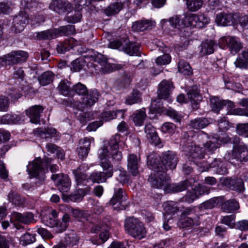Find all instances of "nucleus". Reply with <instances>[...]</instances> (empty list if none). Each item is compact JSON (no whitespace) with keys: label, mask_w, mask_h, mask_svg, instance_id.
<instances>
[{"label":"nucleus","mask_w":248,"mask_h":248,"mask_svg":"<svg viewBox=\"0 0 248 248\" xmlns=\"http://www.w3.org/2000/svg\"><path fill=\"white\" fill-rule=\"evenodd\" d=\"M148 166L150 169L154 171L148 178V181L151 186L155 188L164 187V189L170 182L169 177L167 175L166 172L161 171V170L157 171V169L154 168V166L149 163Z\"/></svg>","instance_id":"obj_7"},{"label":"nucleus","mask_w":248,"mask_h":248,"mask_svg":"<svg viewBox=\"0 0 248 248\" xmlns=\"http://www.w3.org/2000/svg\"><path fill=\"white\" fill-rule=\"evenodd\" d=\"M71 83L67 80H62L60 82L58 89L61 94L65 96L72 97V87H71Z\"/></svg>","instance_id":"obj_31"},{"label":"nucleus","mask_w":248,"mask_h":248,"mask_svg":"<svg viewBox=\"0 0 248 248\" xmlns=\"http://www.w3.org/2000/svg\"><path fill=\"white\" fill-rule=\"evenodd\" d=\"M174 87L172 83L169 80H163L158 85L157 95L160 99H166L169 98Z\"/></svg>","instance_id":"obj_20"},{"label":"nucleus","mask_w":248,"mask_h":248,"mask_svg":"<svg viewBox=\"0 0 248 248\" xmlns=\"http://www.w3.org/2000/svg\"><path fill=\"white\" fill-rule=\"evenodd\" d=\"M109 237V234L107 231H103L99 236V239H90V241L94 245H99L106 242Z\"/></svg>","instance_id":"obj_58"},{"label":"nucleus","mask_w":248,"mask_h":248,"mask_svg":"<svg viewBox=\"0 0 248 248\" xmlns=\"http://www.w3.org/2000/svg\"><path fill=\"white\" fill-rule=\"evenodd\" d=\"M235 218V216L233 214L226 216L222 217L221 222L230 228H234L235 225V224L233 223Z\"/></svg>","instance_id":"obj_61"},{"label":"nucleus","mask_w":248,"mask_h":248,"mask_svg":"<svg viewBox=\"0 0 248 248\" xmlns=\"http://www.w3.org/2000/svg\"><path fill=\"white\" fill-rule=\"evenodd\" d=\"M210 106L212 111L218 113L223 107L224 100H222L216 96L211 97L210 98Z\"/></svg>","instance_id":"obj_47"},{"label":"nucleus","mask_w":248,"mask_h":248,"mask_svg":"<svg viewBox=\"0 0 248 248\" xmlns=\"http://www.w3.org/2000/svg\"><path fill=\"white\" fill-rule=\"evenodd\" d=\"M28 57V54L26 51H12L0 58V67L23 62L26 61Z\"/></svg>","instance_id":"obj_8"},{"label":"nucleus","mask_w":248,"mask_h":248,"mask_svg":"<svg viewBox=\"0 0 248 248\" xmlns=\"http://www.w3.org/2000/svg\"><path fill=\"white\" fill-rule=\"evenodd\" d=\"M209 18L204 15L197 16L189 13L187 14L183 19V25L186 27L202 28L209 23Z\"/></svg>","instance_id":"obj_11"},{"label":"nucleus","mask_w":248,"mask_h":248,"mask_svg":"<svg viewBox=\"0 0 248 248\" xmlns=\"http://www.w3.org/2000/svg\"><path fill=\"white\" fill-rule=\"evenodd\" d=\"M222 184L229 189L237 191H243L244 189L243 181L240 178H227L222 181Z\"/></svg>","instance_id":"obj_24"},{"label":"nucleus","mask_w":248,"mask_h":248,"mask_svg":"<svg viewBox=\"0 0 248 248\" xmlns=\"http://www.w3.org/2000/svg\"><path fill=\"white\" fill-rule=\"evenodd\" d=\"M12 219L18 223L29 224L34 220V215L31 212H26L23 214L18 212H13L12 214Z\"/></svg>","instance_id":"obj_26"},{"label":"nucleus","mask_w":248,"mask_h":248,"mask_svg":"<svg viewBox=\"0 0 248 248\" xmlns=\"http://www.w3.org/2000/svg\"><path fill=\"white\" fill-rule=\"evenodd\" d=\"M79 240V238L78 235L72 231L69 233H65L63 242L67 247H73L78 244Z\"/></svg>","instance_id":"obj_40"},{"label":"nucleus","mask_w":248,"mask_h":248,"mask_svg":"<svg viewBox=\"0 0 248 248\" xmlns=\"http://www.w3.org/2000/svg\"><path fill=\"white\" fill-rule=\"evenodd\" d=\"M194 181L191 179H186L177 183L170 184L168 183L164 191L166 193H178L186 190L187 187L192 186V183Z\"/></svg>","instance_id":"obj_18"},{"label":"nucleus","mask_w":248,"mask_h":248,"mask_svg":"<svg viewBox=\"0 0 248 248\" xmlns=\"http://www.w3.org/2000/svg\"><path fill=\"white\" fill-rule=\"evenodd\" d=\"M146 117L144 109L137 110L133 114V121L137 126H140L143 123Z\"/></svg>","instance_id":"obj_50"},{"label":"nucleus","mask_w":248,"mask_h":248,"mask_svg":"<svg viewBox=\"0 0 248 248\" xmlns=\"http://www.w3.org/2000/svg\"><path fill=\"white\" fill-rule=\"evenodd\" d=\"M219 202L218 197H214L203 202L199 205L200 210L211 209L214 208Z\"/></svg>","instance_id":"obj_48"},{"label":"nucleus","mask_w":248,"mask_h":248,"mask_svg":"<svg viewBox=\"0 0 248 248\" xmlns=\"http://www.w3.org/2000/svg\"><path fill=\"white\" fill-rule=\"evenodd\" d=\"M164 210L168 214H174L179 210L178 203L173 201H168L163 204Z\"/></svg>","instance_id":"obj_49"},{"label":"nucleus","mask_w":248,"mask_h":248,"mask_svg":"<svg viewBox=\"0 0 248 248\" xmlns=\"http://www.w3.org/2000/svg\"><path fill=\"white\" fill-rule=\"evenodd\" d=\"M43 107L41 105H34L26 110V114L30 118L32 123L37 124L40 122V114L43 112Z\"/></svg>","instance_id":"obj_22"},{"label":"nucleus","mask_w":248,"mask_h":248,"mask_svg":"<svg viewBox=\"0 0 248 248\" xmlns=\"http://www.w3.org/2000/svg\"><path fill=\"white\" fill-rule=\"evenodd\" d=\"M116 178L117 181L120 183H128V178L126 172L122 168H120L118 170H115Z\"/></svg>","instance_id":"obj_54"},{"label":"nucleus","mask_w":248,"mask_h":248,"mask_svg":"<svg viewBox=\"0 0 248 248\" xmlns=\"http://www.w3.org/2000/svg\"><path fill=\"white\" fill-rule=\"evenodd\" d=\"M78 186H85L88 182L86 174L73 173Z\"/></svg>","instance_id":"obj_60"},{"label":"nucleus","mask_w":248,"mask_h":248,"mask_svg":"<svg viewBox=\"0 0 248 248\" xmlns=\"http://www.w3.org/2000/svg\"><path fill=\"white\" fill-rule=\"evenodd\" d=\"M184 154L192 159H202L204 157V151L200 146L194 143L187 142L182 146Z\"/></svg>","instance_id":"obj_12"},{"label":"nucleus","mask_w":248,"mask_h":248,"mask_svg":"<svg viewBox=\"0 0 248 248\" xmlns=\"http://www.w3.org/2000/svg\"><path fill=\"white\" fill-rule=\"evenodd\" d=\"M127 167L130 173L133 176L139 174V159L136 155L130 154L127 158Z\"/></svg>","instance_id":"obj_30"},{"label":"nucleus","mask_w":248,"mask_h":248,"mask_svg":"<svg viewBox=\"0 0 248 248\" xmlns=\"http://www.w3.org/2000/svg\"><path fill=\"white\" fill-rule=\"evenodd\" d=\"M54 78L53 74L50 71H46L43 73L38 78L39 83L42 86H46L50 84Z\"/></svg>","instance_id":"obj_51"},{"label":"nucleus","mask_w":248,"mask_h":248,"mask_svg":"<svg viewBox=\"0 0 248 248\" xmlns=\"http://www.w3.org/2000/svg\"><path fill=\"white\" fill-rule=\"evenodd\" d=\"M224 158L230 162L233 159H236L240 161H248V147L243 143L234 145L232 152H228L226 154Z\"/></svg>","instance_id":"obj_10"},{"label":"nucleus","mask_w":248,"mask_h":248,"mask_svg":"<svg viewBox=\"0 0 248 248\" xmlns=\"http://www.w3.org/2000/svg\"><path fill=\"white\" fill-rule=\"evenodd\" d=\"M108 152L107 148H103L98 151L100 165L103 168L104 171H96L91 174L90 179L93 183L104 182L108 178L112 176V165L110 161L107 159Z\"/></svg>","instance_id":"obj_2"},{"label":"nucleus","mask_w":248,"mask_h":248,"mask_svg":"<svg viewBox=\"0 0 248 248\" xmlns=\"http://www.w3.org/2000/svg\"><path fill=\"white\" fill-rule=\"evenodd\" d=\"M29 15L25 11H20L13 18L12 30L16 32L22 31L28 24Z\"/></svg>","instance_id":"obj_15"},{"label":"nucleus","mask_w":248,"mask_h":248,"mask_svg":"<svg viewBox=\"0 0 248 248\" xmlns=\"http://www.w3.org/2000/svg\"><path fill=\"white\" fill-rule=\"evenodd\" d=\"M215 47H216V46L213 41L206 40L202 43L200 52L203 55L211 54L214 52Z\"/></svg>","instance_id":"obj_36"},{"label":"nucleus","mask_w":248,"mask_h":248,"mask_svg":"<svg viewBox=\"0 0 248 248\" xmlns=\"http://www.w3.org/2000/svg\"><path fill=\"white\" fill-rule=\"evenodd\" d=\"M239 104L245 108H236L232 110L230 114L246 116L248 117V98H245L240 100Z\"/></svg>","instance_id":"obj_32"},{"label":"nucleus","mask_w":248,"mask_h":248,"mask_svg":"<svg viewBox=\"0 0 248 248\" xmlns=\"http://www.w3.org/2000/svg\"><path fill=\"white\" fill-rule=\"evenodd\" d=\"M200 223L199 219L182 216L179 222V225L182 228L191 227L193 225L198 226Z\"/></svg>","instance_id":"obj_42"},{"label":"nucleus","mask_w":248,"mask_h":248,"mask_svg":"<svg viewBox=\"0 0 248 248\" xmlns=\"http://www.w3.org/2000/svg\"><path fill=\"white\" fill-rule=\"evenodd\" d=\"M161 162L157 163L155 160L151 159L148 163L154 166V168L157 169V170L165 172L169 170H173L176 168L177 164L178 158L176 154L171 151H168L162 153L160 158Z\"/></svg>","instance_id":"obj_5"},{"label":"nucleus","mask_w":248,"mask_h":248,"mask_svg":"<svg viewBox=\"0 0 248 248\" xmlns=\"http://www.w3.org/2000/svg\"><path fill=\"white\" fill-rule=\"evenodd\" d=\"M181 216L200 219V215L195 207H188L185 208L183 210Z\"/></svg>","instance_id":"obj_53"},{"label":"nucleus","mask_w":248,"mask_h":248,"mask_svg":"<svg viewBox=\"0 0 248 248\" xmlns=\"http://www.w3.org/2000/svg\"><path fill=\"white\" fill-rule=\"evenodd\" d=\"M8 199L13 204L17 206L23 205L25 202V199L23 197L13 190L10 191L8 194Z\"/></svg>","instance_id":"obj_35"},{"label":"nucleus","mask_w":248,"mask_h":248,"mask_svg":"<svg viewBox=\"0 0 248 248\" xmlns=\"http://www.w3.org/2000/svg\"><path fill=\"white\" fill-rule=\"evenodd\" d=\"M171 61V57L168 54H165L158 57L155 59V63L158 65H164L169 63Z\"/></svg>","instance_id":"obj_62"},{"label":"nucleus","mask_w":248,"mask_h":248,"mask_svg":"<svg viewBox=\"0 0 248 248\" xmlns=\"http://www.w3.org/2000/svg\"><path fill=\"white\" fill-rule=\"evenodd\" d=\"M92 140V139L87 137L80 140L79 146L77 150L79 158L83 159L87 156L90 150Z\"/></svg>","instance_id":"obj_21"},{"label":"nucleus","mask_w":248,"mask_h":248,"mask_svg":"<svg viewBox=\"0 0 248 248\" xmlns=\"http://www.w3.org/2000/svg\"><path fill=\"white\" fill-rule=\"evenodd\" d=\"M234 64L237 68L248 69V58L242 55L236 59Z\"/></svg>","instance_id":"obj_59"},{"label":"nucleus","mask_w":248,"mask_h":248,"mask_svg":"<svg viewBox=\"0 0 248 248\" xmlns=\"http://www.w3.org/2000/svg\"><path fill=\"white\" fill-rule=\"evenodd\" d=\"M216 22L218 25L222 26H231L235 22V18L232 13L221 12L217 15Z\"/></svg>","instance_id":"obj_23"},{"label":"nucleus","mask_w":248,"mask_h":248,"mask_svg":"<svg viewBox=\"0 0 248 248\" xmlns=\"http://www.w3.org/2000/svg\"><path fill=\"white\" fill-rule=\"evenodd\" d=\"M70 12H71V14H67L68 15L64 17L65 21L73 24L81 21L82 17L81 10L75 8L74 12H72V10Z\"/></svg>","instance_id":"obj_39"},{"label":"nucleus","mask_w":248,"mask_h":248,"mask_svg":"<svg viewBox=\"0 0 248 248\" xmlns=\"http://www.w3.org/2000/svg\"><path fill=\"white\" fill-rule=\"evenodd\" d=\"M35 241V235L29 233H25L20 238V244L23 246L31 244Z\"/></svg>","instance_id":"obj_57"},{"label":"nucleus","mask_w":248,"mask_h":248,"mask_svg":"<svg viewBox=\"0 0 248 248\" xmlns=\"http://www.w3.org/2000/svg\"><path fill=\"white\" fill-rule=\"evenodd\" d=\"M124 227L126 232L134 238L140 240L145 236V227L143 223L137 218H126L125 219Z\"/></svg>","instance_id":"obj_4"},{"label":"nucleus","mask_w":248,"mask_h":248,"mask_svg":"<svg viewBox=\"0 0 248 248\" xmlns=\"http://www.w3.org/2000/svg\"><path fill=\"white\" fill-rule=\"evenodd\" d=\"M51 178L61 192L65 193L69 191L71 181L67 175L63 173L53 174Z\"/></svg>","instance_id":"obj_14"},{"label":"nucleus","mask_w":248,"mask_h":248,"mask_svg":"<svg viewBox=\"0 0 248 248\" xmlns=\"http://www.w3.org/2000/svg\"><path fill=\"white\" fill-rule=\"evenodd\" d=\"M55 37L57 35L68 36L72 35L75 32V26L68 25L66 26H61L58 28L54 29Z\"/></svg>","instance_id":"obj_33"},{"label":"nucleus","mask_w":248,"mask_h":248,"mask_svg":"<svg viewBox=\"0 0 248 248\" xmlns=\"http://www.w3.org/2000/svg\"><path fill=\"white\" fill-rule=\"evenodd\" d=\"M51 158H46L44 161L40 158L34 160L30 163L27 167V171L31 177H34L39 180V184H42L45 181V173L47 171V168L49 166L52 172L58 170L59 167L56 164H51Z\"/></svg>","instance_id":"obj_1"},{"label":"nucleus","mask_w":248,"mask_h":248,"mask_svg":"<svg viewBox=\"0 0 248 248\" xmlns=\"http://www.w3.org/2000/svg\"><path fill=\"white\" fill-rule=\"evenodd\" d=\"M124 192L120 187L114 188V194L109 201L110 204L113 206L114 210H120L125 209L123 202L125 199Z\"/></svg>","instance_id":"obj_17"},{"label":"nucleus","mask_w":248,"mask_h":248,"mask_svg":"<svg viewBox=\"0 0 248 248\" xmlns=\"http://www.w3.org/2000/svg\"><path fill=\"white\" fill-rule=\"evenodd\" d=\"M170 25L173 28L179 29L183 25V20H181L180 17L175 16L170 17L169 20Z\"/></svg>","instance_id":"obj_63"},{"label":"nucleus","mask_w":248,"mask_h":248,"mask_svg":"<svg viewBox=\"0 0 248 248\" xmlns=\"http://www.w3.org/2000/svg\"><path fill=\"white\" fill-rule=\"evenodd\" d=\"M209 124V122L207 119L199 118L191 120L189 125L193 129L198 130L205 127Z\"/></svg>","instance_id":"obj_44"},{"label":"nucleus","mask_w":248,"mask_h":248,"mask_svg":"<svg viewBox=\"0 0 248 248\" xmlns=\"http://www.w3.org/2000/svg\"><path fill=\"white\" fill-rule=\"evenodd\" d=\"M188 98L193 109H197L201 101L199 90L197 86H193L188 90L187 93Z\"/></svg>","instance_id":"obj_27"},{"label":"nucleus","mask_w":248,"mask_h":248,"mask_svg":"<svg viewBox=\"0 0 248 248\" xmlns=\"http://www.w3.org/2000/svg\"><path fill=\"white\" fill-rule=\"evenodd\" d=\"M125 110L124 109L116 111H106L100 114V118L102 122L109 121L120 117L121 119L124 118Z\"/></svg>","instance_id":"obj_29"},{"label":"nucleus","mask_w":248,"mask_h":248,"mask_svg":"<svg viewBox=\"0 0 248 248\" xmlns=\"http://www.w3.org/2000/svg\"><path fill=\"white\" fill-rule=\"evenodd\" d=\"M155 26V22L149 20L137 21L133 23L132 30L136 31H143L145 30H151Z\"/></svg>","instance_id":"obj_28"},{"label":"nucleus","mask_w":248,"mask_h":248,"mask_svg":"<svg viewBox=\"0 0 248 248\" xmlns=\"http://www.w3.org/2000/svg\"><path fill=\"white\" fill-rule=\"evenodd\" d=\"M236 131L239 135L248 138V123L238 124Z\"/></svg>","instance_id":"obj_64"},{"label":"nucleus","mask_w":248,"mask_h":248,"mask_svg":"<svg viewBox=\"0 0 248 248\" xmlns=\"http://www.w3.org/2000/svg\"><path fill=\"white\" fill-rule=\"evenodd\" d=\"M109 45L110 48L123 51L130 56H140V46L134 42H131L128 39L123 38L114 40L111 42Z\"/></svg>","instance_id":"obj_6"},{"label":"nucleus","mask_w":248,"mask_h":248,"mask_svg":"<svg viewBox=\"0 0 248 248\" xmlns=\"http://www.w3.org/2000/svg\"><path fill=\"white\" fill-rule=\"evenodd\" d=\"M75 115L77 119L83 124L93 119V114L91 112L78 110L75 112Z\"/></svg>","instance_id":"obj_45"},{"label":"nucleus","mask_w":248,"mask_h":248,"mask_svg":"<svg viewBox=\"0 0 248 248\" xmlns=\"http://www.w3.org/2000/svg\"><path fill=\"white\" fill-rule=\"evenodd\" d=\"M80 45V42L73 38H70L57 45V50L59 53H64L74 47Z\"/></svg>","instance_id":"obj_25"},{"label":"nucleus","mask_w":248,"mask_h":248,"mask_svg":"<svg viewBox=\"0 0 248 248\" xmlns=\"http://www.w3.org/2000/svg\"><path fill=\"white\" fill-rule=\"evenodd\" d=\"M141 101V94L137 90H133L131 93H130L126 97L125 100V103L128 105L138 103Z\"/></svg>","instance_id":"obj_43"},{"label":"nucleus","mask_w":248,"mask_h":248,"mask_svg":"<svg viewBox=\"0 0 248 248\" xmlns=\"http://www.w3.org/2000/svg\"><path fill=\"white\" fill-rule=\"evenodd\" d=\"M219 44L222 46H226L232 55L237 54L242 48V44L237 38L230 36L220 38Z\"/></svg>","instance_id":"obj_13"},{"label":"nucleus","mask_w":248,"mask_h":248,"mask_svg":"<svg viewBox=\"0 0 248 248\" xmlns=\"http://www.w3.org/2000/svg\"><path fill=\"white\" fill-rule=\"evenodd\" d=\"M72 97L75 94L84 96L82 100V103L87 107L93 106L98 100L100 93L95 89L88 90L86 86L78 82L72 86Z\"/></svg>","instance_id":"obj_3"},{"label":"nucleus","mask_w":248,"mask_h":248,"mask_svg":"<svg viewBox=\"0 0 248 248\" xmlns=\"http://www.w3.org/2000/svg\"><path fill=\"white\" fill-rule=\"evenodd\" d=\"M203 4L202 0H187L188 9L191 11H196L200 9Z\"/></svg>","instance_id":"obj_55"},{"label":"nucleus","mask_w":248,"mask_h":248,"mask_svg":"<svg viewBox=\"0 0 248 248\" xmlns=\"http://www.w3.org/2000/svg\"><path fill=\"white\" fill-rule=\"evenodd\" d=\"M34 36L39 40H50L55 38L54 29L36 32L34 33Z\"/></svg>","instance_id":"obj_41"},{"label":"nucleus","mask_w":248,"mask_h":248,"mask_svg":"<svg viewBox=\"0 0 248 248\" xmlns=\"http://www.w3.org/2000/svg\"><path fill=\"white\" fill-rule=\"evenodd\" d=\"M178 69L180 73L185 75H190L192 73L191 66L184 60L179 61L178 63Z\"/></svg>","instance_id":"obj_52"},{"label":"nucleus","mask_w":248,"mask_h":248,"mask_svg":"<svg viewBox=\"0 0 248 248\" xmlns=\"http://www.w3.org/2000/svg\"><path fill=\"white\" fill-rule=\"evenodd\" d=\"M199 198V196L194 190V188L191 190L187 192L186 194L182 198V201L191 203Z\"/></svg>","instance_id":"obj_56"},{"label":"nucleus","mask_w":248,"mask_h":248,"mask_svg":"<svg viewBox=\"0 0 248 248\" xmlns=\"http://www.w3.org/2000/svg\"><path fill=\"white\" fill-rule=\"evenodd\" d=\"M91 190V188L86 186L85 188H79L76 191L71 195L72 200L75 202H79L83 199V197L87 194H89Z\"/></svg>","instance_id":"obj_46"},{"label":"nucleus","mask_w":248,"mask_h":248,"mask_svg":"<svg viewBox=\"0 0 248 248\" xmlns=\"http://www.w3.org/2000/svg\"><path fill=\"white\" fill-rule=\"evenodd\" d=\"M221 209L225 212L230 213L239 208L238 202L234 199L224 201L221 205Z\"/></svg>","instance_id":"obj_34"},{"label":"nucleus","mask_w":248,"mask_h":248,"mask_svg":"<svg viewBox=\"0 0 248 248\" xmlns=\"http://www.w3.org/2000/svg\"><path fill=\"white\" fill-rule=\"evenodd\" d=\"M34 134L41 138H46V135H48L50 137H54L56 133V130L52 127H47L46 128H39L33 130Z\"/></svg>","instance_id":"obj_37"},{"label":"nucleus","mask_w":248,"mask_h":248,"mask_svg":"<svg viewBox=\"0 0 248 248\" xmlns=\"http://www.w3.org/2000/svg\"><path fill=\"white\" fill-rule=\"evenodd\" d=\"M129 0H117L110 3L104 10V13L107 16H113L118 14L124 7L128 5Z\"/></svg>","instance_id":"obj_19"},{"label":"nucleus","mask_w":248,"mask_h":248,"mask_svg":"<svg viewBox=\"0 0 248 248\" xmlns=\"http://www.w3.org/2000/svg\"><path fill=\"white\" fill-rule=\"evenodd\" d=\"M208 163L209 164L207 169L216 168L217 173L222 175L227 173V170L226 168L222 167V162L220 159L214 158L213 161L212 162L208 161Z\"/></svg>","instance_id":"obj_38"},{"label":"nucleus","mask_w":248,"mask_h":248,"mask_svg":"<svg viewBox=\"0 0 248 248\" xmlns=\"http://www.w3.org/2000/svg\"><path fill=\"white\" fill-rule=\"evenodd\" d=\"M121 135L116 134L112 136L108 142V146L104 145L99 150L103 148H107L108 150V155L107 159L111 157L113 161L119 162L122 158V154L121 151H119V146L121 143L120 141Z\"/></svg>","instance_id":"obj_9"},{"label":"nucleus","mask_w":248,"mask_h":248,"mask_svg":"<svg viewBox=\"0 0 248 248\" xmlns=\"http://www.w3.org/2000/svg\"><path fill=\"white\" fill-rule=\"evenodd\" d=\"M49 8L59 14H69L73 9V5L67 1L55 0L50 3Z\"/></svg>","instance_id":"obj_16"}]
</instances>
